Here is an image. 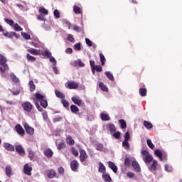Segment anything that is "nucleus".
<instances>
[{
  "mask_svg": "<svg viewBox=\"0 0 182 182\" xmlns=\"http://www.w3.org/2000/svg\"><path fill=\"white\" fill-rule=\"evenodd\" d=\"M28 155V157L30 158L31 160H33V157H35V152L31 151V149L27 150Z\"/></svg>",
  "mask_w": 182,
  "mask_h": 182,
  "instance_id": "nucleus-33",
  "label": "nucleus"
},
{
  "mask_svg": "<svg viewBox=\"0 0 182 182\" xmlns=\"http://www.w3.org/2000/svg\"><path fill=\"white\" fill-rule=\"evenodd\" d=\"M109 167L114 173H117V166L113 162L109 161Z\"/></svg>",
  "mask_w": 182,
  "mask_h": 182,
  "instance_id": "nucleus-21",
  "label": "nucleus"
},
{
  "mask_svg": "<svg viewBox=\"0 0 182 182\" xmlns=\"http://www.w3.org/2000/svg\"><path fill=\"white\" fill-rule=\"evenodd\" d=\"M16 151H17L20 156H25V149H23L22 145L16 146Z\"/></svg>",
  "mask_w": 182,
  "mask_h": 182,
  "instance_id": "nucleus-9",
  "label": "nucleus"
},
{
  "mask_svg": "<svg viewBox=\"0 0 182 182\" xmlns=\"http://www.w3.org/2000/svg\"><path fill=\"white\" fill-rule=\"evenodd\" d=\"M4 21L10 26H14V21L13 20L5 18Z\"/></svg>",
  "mask_w": 182,
  "mask_h": 182,
  "instance_id": "nucleus-52",
  "label": "nucleus"
},
{
  "mask_svg": "<svg viewBox=\"0 0 182 182\" xmlns=\"http://www.w3.org/2000/svg\"><path fill=\"white\" fill-rule=\"evenodd\" d=\"M68 89H77L79 87V84L75 82H70L68 83Z\"/></svg>",
  "mask_w": 182,
  "mask_h": 182,
  "instance_id": "nucleus-12",
  "label": "nucleus"
},
{
  "mask_svg": "<svg viewBox=\"0 0 182 182\" xmlns=\"http://www.w3.org/2000/svg\"><path fill=\"white\" fill-rule=\"evenodd\" d=\"M21 36L24 38V39H26L27 41H29L31 39V36L26 33L21 32Z\"/></svg>",
  "mask_w": 182,
  "mask_h": 182,
  "instance_id": "nucleus-45",
  "label": "nucleus"
},
{
  "mask_svg": "<svg viewBox=\"0 0 182 182\" xmlns=\"http://www.w3.org/2000/svg\"><path fill=\"white\" fill-rule=\"evenodd\" d=\"M70 110L73 113L76 114L77 112H79V108L77 107H76V105H71Z\"/></svg>",
  "mask_w": 182,
  "mask_h": 182,
  "instance_id": "nucleus-34",
  "label": "nucleus"
},
{
  "mask_svg": "<svg viewBox=\"0 0 182 182\" xmlns=\"http://www.w3.org/2000/svg\"><path fill=\"white\" fill-rule=\"evenodd\" d=\"M53 15H54L55 18H56V19H59V18H60V13L59 12V10H58V9L54 10Z\"/></svg>",
  "mask_w": 182,
  "mask_h": 182,
  "instance_id": "nucleus-43",
  "label": "nucleus"
},
{
  "mask_svg": "<svg viewBox=\"0 0 182 182\" xmlns=\"http://www.w3.org/2000/svg\"><path fill=\"white\" fill-rule=\"evenodd\" d=\"M21 107L25 112L29 113L32 110L33 105L29 102H24L22 103Z\"/></svg>",
  "mask_w": 182,
  "mask_h": 182,
  "instance_id": "nucleus-5",
  "label": "nucleus"
},
{
  "mask_svg": "<svg viewBox=\"0 0 182 182\" xmlns=\"http://www.w3.org/2000/svg\"><path fill=\"white\" fill-rule=\"evenodd\" d=\"M78 166H79V163H77V161L76 160L73 161L70 164L71 170H73V171H76V170H77Z\"/></svg>",
  "mask_w": 182,
  "mask_h": 182,
  "instance_id": "nucleus-14",
  "label": "nucleus"
},
{
  "mask_svg": "<svg viewBox=\"0 0 182 182\" xmlns=\"http://www.w3.org/2000/svg\"><path fill=\"white\" fill-rule=\"evenodd\" d=\"M144 126L146 127V129H153V124H151V123L149 121H144Z\"/></svg>",
  "mask_w": 182,
  "mask_h": 182,
  "instance_id": "nucleus-30",
  "label": "nucleus"
},
{
  "mask_svg": "<svg viewBox=\"0 0 182 182\" xmlns=\"http://www.w3.org/2000/svg\"><path fill=\"white\" fill-rule=\"evenodd\" d=\"M6 174L8 177H11L12 176V168H11V166L6 167Z\"/></svg>",
  "mask_w": 182,
  "mask_h": 182,
  "instance_id": "nucleus-26",
  "label": "nucleus"
},
{
  "mask_svg": "<svg viewBox=\"0 0 182 182\" xmlns=\"http://www.w3.org/2000/svg\"><path fill=\"white\" fill-rule=\"evenodd\" d=\"M161 166L159 164V162L156 160H154L151 166L149 167V170L151 171V173H154V171L157 170H160Z\"/></svg>",
  "mask_w": 182,
  "mask_h": 182,
  "instance_id": "nucleus-4",
  "label": "nucleus"
},
{
  "mask_svg": "<svg viewBox=\"0 0 182 182\" xmlns=\"http://www.w3.org/2000/svg\"><path fill=\"white\" fill-rule=\"evenodd\" d=\"M71 100L73 102V103H75V105H77V106H81L82 100L80 99V97L77 96H74L71 98Z\"/></svg>",
  "mask_w": 182,
  "mask_h": 182,
  "instance_id": "nucleus-10",
  "label": "nucleus"
},
{
  "mask_svg": "<svg viewBox=\"0 0 182 182\" xmlns=\"http://www.w3.org/2000/svg\"><path fill=\"white\" fill-rule=\"evenodd\" d=\"M85 42H86L87 46H90V47L93 46V42H92V41H90V39L85 38Z\"/></svg>",
  "mask_w": 182,
  "mask_h": 182,
  "instance_id": "nucleus-56",
  "label": "nucleus"
},
{
  "mask_svg": "<svg viewBox=\"0 0 182 182\" xmlns=\"http://www.w3.org/2000/svg\"><path fill=\"white\" fill-rule=\"evenodd\" d=\"M94 68H95V70L97 72H102V70H103V69H102V66H99V65H95Z\"/></svg>",
  "mask_w": 182,
  "mask_h": 182,
  "instance_id": "nucleus-64",
  "label": "nucleus"
},
{
  "mask_svg": "<svg viewBox=\"0 0 182 182\" xmlns=\"http://www.w3.org/2000/svg\"><path fill=\"white\" fill-rule=\"evenodd\" d=\"M120 136L121 134L119 132H117L113 134V137H114L115 139H120Z\"/></svg>",
  "mask_w": 182,
  "mask_h": 182,
  "instance_id": "nucleus-58",
  "label": "nucleus"
},
{
  "mask_svg": "<svg viewBox=\"0 0 182 182\" xmlns=\"http://www.w3.org/2000/svg\"><path fill=\"white\" fill-rule=\"evenodd\" d=\"M40 55H41V56H48V58L52 56V53L48 50H46L45 51L41 50Z\"/></svg>",
  "mask_w": 182,
  "mask_h": 182,
  "instance_id": "nucleus-23",
  "label": "nucleus"
},
{
  "mask_svg": "<svg viewBox=\"0 0 182 182\" xmlns=\"http://www.w3.org/2000/svg\"><path fill=\"white\" fill-rule=\"evenodd\" d=\"M139 93H140L141 96L144 97V96H146V95H147V90H146L144 88H140Z\"/></svg>",
  "mask_w": 182,
  "mask_h": 182,
  "instance_id": "nucleus-40",
  "label": "nucleus"
},
{
  "mask_svg": "<svg viewBox=\"0 0 182 182\" xmlns=\"http://www.w3.org/2000/svg\"><path fill=\"white\" fill-rule=\"evenodd\" d=\"M44 155L46 156V157L50 159V157L53 156V151L50 149H46L44 151Z\"/></svg>",
  "mask_w": 182,
  "mask_h": 182,
  "instance_id": "nucleus-17",
  "label": "nucleus"
},
{
  "mask_svg": "<svg viewBox=\"0 0 182 182\" xmlns=\"http://www.w3.org/2000/svg\"><path fill=\"white\" fill-rule=\"evenodd\" d=\"M67 40H68L69 42H72L73 43H74V42H75V38H73V36L71 34L67 35Z\"/></svg>",
  "mask_w": 182,
  "mask_h": 182,
  "instance_id": "nucleus-48",
  "label": "nucleus"
},
{
  "mask_svg": "<svg viewBox=\"0 0 182 182\" xmlns=\"http://www.w3.org/2000/svg\"><path fill=\"white\" fill-rule=\"evenodd\" d=\"M73 12H75V14H82V9H80V7L73 6Z\"/></svg>",
  "mask_w": 182,
  "mask_h": 182,
  "instance_id": "nucleus-28",
  "label": "nucleus"
},
{
  "mask_svg": "<svg viewBox=\"0 0 182 182\" xmlns=\"http://www.w3.org/2000/svg\"><path fill=\"white\" fill-rule=\"evenodd\" d=\"M24 128L26 131V133H28V134H30V136H33V134L35 133V129L26 123L24 124Z\"/></svg>",
  "mask_w": 182,
  "mask_h": 182,
  "instance_id": "nucleus-6",
  "label": "nucleus"
},
{
  "mask_svg": "<svg viewBox=\"0 0 182 182\" xmlns=\"http://www.w3.org/2000/svg\"><path fill=\"white\" fill-rule=\"evenodd\" d=\"M3 34L4 35V36H6V38H12V33H9V32H5L3 33Z\"/></svg>",
  "mask_w": 182,
  "mask_h": 182,
  "instance_id": "nucleus-61",
  "label": "nucleus"
},
{
  "mask_svg": "<svg viewBox=\"0 0 182 182\" xmlns=\"http://www.w3.org/2000/svg\"><path fill=\"white\" fill-rule=\"evenodd\" d=\"M154 154H156V156L159 157L161 161H163V153H161V151H160L159 149H156L154 151Z\"/></svg>",
  "mask_w": 182,
  "mask_h": 182,
  "instance_id": "nucleus-24",
  "label": "nucleus"
},
{
  "mask_svg": "<svg viewBox=\"0 0 182 182\" xmlns=\"http://www.w3.org/2000/svg\"><path fill=\"white\" fill-rule=\"evenodd\" d=\"M124 164L127 166V167H129L130 166V158L126 157L124 160Z\"/></svg>",
  "mask_w": 182,
  "mask_h": 182,
  "instance_id": "nucleus-55",
  "label": "nucleus"
},
{
  "mask_svg": "<svg viewBox=\"0 0 182 182\" xmlns=\"http://www.w3.org/2000/svg\"><path fill=\"white\" fill-rule=\"evenodd\" d=\"M122 146L126 149V150H129V149H130V144H129V141H123Z\"/></svg>",
  "mask_w": 182,
  "mask_h": 182,
  "instance_id": "nucleus-35",
  "label": "nucleus"
},
{
  "mask_svg": "<svg viewBox=\"0 0 182 182\" xmlns=\"http://www.w3.org/2000/svg\"><path fill=\"white\" fill-rule=\"evenodd\" d=\"M71 151L74 156H79V152L75 148H72Z\"/></svg>",
  "mask_w": 182,
  "mask_h": 182,
  "instance_id": "nucleus-59",
  "label": "nucleus"
},
{
  "mask_svg": "<svg viewBox=\"0 0 182 182\" xmlns=\"http://www.w3.org/2000/svg\"><path fill=\"white\" fill-rule=\"evenodd\" d=\"M132 167H133L134 170H135V171H137V173H140V171H141V168H140V165L139 164V163L136 160H134L132 161Z\"/></svg>",
  "mask_w": 182,
  "mask_h": 182,
  "instance_id": "nucleus-7",
  "label": "nucleus"
},
{
  "mask_svg": "<svg viewBox=\"0 0 182 182\" xmlns=\"http://www.w3.org/2000/svg\"><path fill=\"white\" fill-rule=\"evenodd\" d=\"M100 58L102 65L103 66L106 62V58H105V55H103V53H100Z\"/></svg>",
  "mask_w": 182,
  "mask_h": 182,
  "instance_id": "nucleus-42",
  "label": "nucleus"
},
{
  "mask_svg": "<svg viewBox=\"0 0 182 182\" xmlns=\"http://www.w3.org/2000/svg\"><path fill=\"white\" fill-rule=\"evenodd\" d=\"M95 149L98 151H103V144H97L95 145Z\"/></svg>",
  "mask_w": 182,
  "mask_h": 182,
  "instance_id": "nucleus-39",
  "label": "nucleus"
},
{
  "mask_svg": "<svg viewBox=\"0 0 182 182\" xmlns=\"http://www.w3.org/2000/svg\"><path fill=\"white\" fill-rule=\"evenodd\" d=\"M107 129L110 132V133H114V132H116V126L113 124H108L107 125Z\"/></svg>",
  "mask_w": 182,
  "mask_h": 182,
  "instance_id": "nucleus-18",
  "label": "nucleus"
},
{
  "mask_svg": "<svg viewBox=\"0 0 182 182\" xmlns=\"http://www.w3.org/2000/svg\"><path fill=\"white\" fill-rule=\"evenodd\" d=\"M62 103L64 106V107H68V106H69V102H68V101H66V100H62Z\"/></svg>",
  "mask_w": 182,
  "mask_h": 182,
  "instance_id": "nucleus-63",
  "label": "nucleus"
},
{
  "mask_svg": "<svg viewBox=\"0 0 182 182\" xmlns=\"http://www.w3.org/2000/svg\"><path fill=\"white\" fill-rule=\"evenodd\" d=\"M74 50H80L81 46H80V43H77L74 45L73 47Z\"/></svg>",
  "mask_w": 182,
  "mask_h": 182,
  "instance_id": "nucleus-51",
  "label": "nucleus"
},
{
  "mask_svg": "<svg viewBox=\"0 0 182 182\" xmlns=\"http://www.w3.org/2000/svg\"><path fill=\"white\" fill-rule=\"evenodd\" d=\"M13 28L14 31H16L17 32L22 31V28L18 26V23L14 24Z\"/></svg>",
  "mask_w": 182,
  "mask_h": 182,
  "instance_id": "nucleus-49",
  "label": "nucleus"
},
{
  "mask_svg": "<svg viewBox=\"0 0 182 182\" xmlns=\"http://www.w3.org/2000/svg\"><path fill=\"white\" fill-rule=\"evenodd\" d=\"M109 167L114 173H117V166L113 162L109 161Z\"/></svg>",
  "mask_w": 182,
  "mask_h": 182,
  "instance_id": "nucleus-20",
  "label": "nucleus"
},
{
  "mask_svg": "<svg viewBox=\"0 0 182 182\" xmlns=\"http://www.w3.org/2000/svg\"><path fill=\"white\" fill-rule=\"evenodd\" d=\"M102 178L106 182H111L112 181V178H110V176H109V174H103L102 175Z\"/></svg>",
  "mask_w": 182,
  "mask_h": 182,
  "instance_id": "nucleus-32",
  "label": "nucleus"
},
{
  "mask_svg": "<svg viewBox=\"0 0 182 182\" xmlns=\"http://www.w3.org/2000/svg\"><path fill=\"white\" fill-rule=\"evenodd\" d=\"M47 176L48 178H53V177H56V172L54 170L48 171Z\"/></svg>",
  "mask_w": 182,
  "mask_h": 182,
  "instance_id": "nucleus-22",
  "label": "nucleus"
},
{
  "mask_svg": "<svg viewBox=\"0 0 182 182\" xmlns=\"http://www.w3.org/2000/svg\"><path fill=\"white\" fill-rule=\"evenodd\" d=\"M129 139H130V134H129V132H127L124 134V141H129Z\"/></svg>",
  "mask_w": 182,
  "mask_h": 182,
  "instance_id": "nucleus-60",
  "label": "nucleus"
},
{
  "mask_svg": "<svg viewBox=\"0 0 182 182\" xmlns=\"http://www.w3.org/2000/svg\"><path fill=\"white\" fill-rule=\"evenodd\" d=\"M67 143L70 145L75 144V140H73V139H72V137L68 136L67 137Z\"/></svg>",
  "mask_w": 182,
  "mask_h": 182,
  "instance_id": "nucleus-47",
  "label": "nucleus"
},
{
  "mask_svg": "<svg viewBox=\"0 0 182 182\" xmlns=\"http://www.w3.org/2000/svg\"><path fill=\"white\" fill-rule=\"evenodd\" d=\"M11 79L13 80V82H15L16 83L19 82V79L16 77V76L14 74H11Z\"/></svg>",
  "mask_w": 182,
  "mask_h": 182,
  "instance_id": "nucleus-50",
  "label": "nucleus"
},
{
  "mask_svg": "<svg viewBox=\"0 0 182 182\" xmlns=\"http://www.w3.org/2000/svg\"><path fill=\"white\" fill-rule=\"evenodd\" d=\"M141 154L143 155V160L145 163H151V161H153V156L150 155L146 150H142Z\"/></svg>",
  "mask_w": 182,
  "mask_h": 182,
  "instance_id": "nucleus-3",
  "label": "nucleus"
},
{
  "mask_svg": "<svg viewBox=\"0 0 182 182\" xmlns=\"http://www.w3.org/2000/svg\"><path fill=\"white\" fill-rule=\"evenodd\" d=\"M70 64L73 66H75L76 68V67L79 66V60H73L70 62Z\"/></svg>",
  "mask_w": 182,
  "mask_h": 182,
  "instance_id": "nucleus-54",
  "label": "nucleus"
},
{
  "mask_svg": "<svg viewBox=\"0 0 182 182\" xmlns=\"http://www.w3.org/2000/svg\"><path fill=\"white\" fill-rule=\"evenodd\" d=\"M26 58H27V60H30L31 62H35V60H36V58L31 55V54H27Z\"/></svg>",
  "mask_w": 182,
  "mask_h": 182,
  "instance_id": "nucleus-41",
  "label": "nucleus"
},
{
  "mask_svg": "<svg viewBox=\"0 0 182 182\" xmlns=\"http://www.w3.org/2000/svg\"><path fill=\"white\" fill-rule=\"evenodd\" d=\"M16 130L20 136H23V134H25V130H23V128H22L19 124L16 126Z\"/></svg>",
  "mask_w": 182,
  "mask_h": 182,
  "instance_id": "nucleus-13",
  "label": "nucleus"
},
{
  "mask_svg": "<svg viewBox=\"0 0 182 182\" xmlns=\"http://www.w3.org/2000/svg\"><path fill=\"white\" fill-rule=\"evenodd\" d=\"M33 101L34 102H37V103H38V102H40L41 106H42V107H44V109H46V107H48V101H46V100H45V96L41 95L38 92H37L34 95Z\"/></svg>",
  "mask_w": 182,
  "mask_h": 182,
  "instance_id": "nucleus-1",
  "label": "nucleus"
},
{
  "mask_svg": "<svg viewBox=\"0 0 182 182\" xmlns=\"http://www.w3.org/2000/svg\"><path fill=\"white\" fill-rule=\"evenodd\" d=\"M0 65H1L0 67L1 75L3 77H5L6 76V74H5V70H8L9 67H8V65H6V58H5V56H4L2 54H0Z\"/></svg>",
  "mask_w": 182,
  "mask_h": 182,
  "instance_id": "nucleus-2",
  "label": "nucleus"
},
{
  "mask_svg": "<svg viewBox=\"0 0 182 182\" xmlns=\"http://www.w3.org/2000/svg\"><path fill=\"white\" fill-rule=\"evenodd\" d=\"M99 172L102 173V174H105L106 173V166L103 164V163L100 162L99 163Z\"/></svg>",
  "mask_w": 182,
  "mask_h": 182,
  "instance_id": "nucleus-19",
  "label": "nucleus"
},
{
  "mask_svg": "<svg viewBox=\"0 0 182 182\" xmlns=\"http://www.w3.org/2000/svg\"><path fill=\"white\" fill-rule=\"evenodd\" d=\"M55 96H57V97H59L60 99H65V95H63L61 92H60L58 90H55Z\"/></svg>",
  "mask_w": 182,
  "mask_h": 182,
  "instance_id": "nucleus-27",
  "label": "nucleus"
},
{
  "mask_svg": "<svg viewBox=\"0 0 182 182\" xmlns=\"http://www.w3.org/2000/svg\"><path fill=\"white\" fill-rule=\"evenodd\" d=\"M86 159H87V154H86V151L83 149L80 150V161H82V162L85 161Z\"/></svg>",
  "mask_w": 182,
  "mask_h": 182,
  "instance_id": "nucleus-8",
  "label": "nucleus"
},
{
  "mask_svg": "<svg viewBox=\"0 0 182 182\" xmlns=\"http://www.w3.org/2000/svg\"><path fill=\"white\" fill-rule=\"evenodd\" d=\"M146 143L149 149H154V144H153V142H151V140L147 139Z\"/></svg>",
  "mask_w": 182,
  "mask_h": 182,
  "instance_id": "nucleus-46",
  "label": "nucleus"
},
{
  "mask_svg": "<svg viewBox=\"0 0 182 182\" xmlns=\"http://www.w3.org/2000/svg\"><path fill=\"white\" fill-rule=\"evenodd\" d=\"M39 12L40 14H43V15H48V10L43 7L40 8Z\"/></svg>",
  "mask_w": 182,
  "mask_h": 182,
  "instance_id": "nucleus-44",
  "label": "nucleus"
},
{
  "mask_svg": "<svg viewBox=\"0 0 182 182\" xmlns=\"http://www.w3.org/2000/svg\"><path fill=\"white\" fill-rule=\"evenodd\" d=\"M165 171H167L168 173H171V171H173V167L171 166V165L166 164Z\"/></svg>",
  "mask_w": 182,
  "mask_h": 182,
  "instance_id": "nucleus-37",
  "label": "nucleus"
},
{
  "mask_svg": "<svg viewBox=\"0 0 182 182\" xmlns=\"http://www.w3.org/2000/svg\"><path fill=\"white\" fill-rule=\"evenodd\" d=\"M32 171V166H29L28 164H26L24 165V173L25 174H27V176H31L32 173H31Z\"/></svg>",
  "mask_w": 182,
  "mask_h": 182,
  "instance_id": "nucleus-11",
  "label": "nucleus"
},
{
  "mask_svg": "<svg viewBox=\"0 0 182 182\" xmlns=\"http://www.w3.org/2000/svg\"><path fill=\"white\" fill-rule=\"evenodd\" d=\"M50 62L51 63H53V66H56V63H58V62L56 61V59H55L54 57H50Z\"/></svg>",
  "mask_w": 182,
  "mask_h": 182,
  "instance_id": "nucleus-53",
  "label": "nucleus"
},
{
  "mask_svg": "<svg viewBox=\"0 0 182 182\" xmlns=\"http://www.w3.org/2000/svg\"><path fill=\"white\" fill-rule=\"evenodd\" d=\"M99 87L102 90V92H108L109 88H107V86L105 85L103 82H100L99 83Z\"/></svg>",
  "mask_w": 182,
  "mask_h": 182,
  "instance_id": "nucleus-25",
  "label": "nucleus"
},
{
  "mask_svg": "<svg viewBox=\"0 0 182 182\" xmlns=\"http://www.w3.org/2000/svg\"><path fill=\"white\" fill-rule=\"evenodd\" d=\"M127 177H129V178H133L134 177V173L133 172H128L127 173Z\"/></svg>",
  "mask_w": 182,
  "mask_h": 182,
  "instance_id": "nucleus-62",
  "label": "nucleus"
},
{
  "mask_svg": "<svg viewBox=\"0 0 182 182\" xmlns=\"http://www.w3.org/2000/svg\"><path fill=\"white\" fill-rule=\"evenodd\" d=\"M101 119L104 121L110 120V117H109V114L106 113H102L101 114Z\"/></svg>",
  "mask_w": 182,
  "mask_h": 182,
  "instance_id": "nucleus-29",
  "label": "nucleus"
},
{
  "mask_svg": "<svg viewBox=\"0 0 182 182\" xmlns=\"http://www.w3.org/2000/svg\"><path fill=\"white\" fill-rule=\"evenodd\" d=\"M119 123H120L121 129H126V121H124V119H119Z\"/></svg>",
  "mask_w": 182,
  "mask_h": 182,
  "instance_id": "nucleus-38",
  "label": "nucleus"
},
{
  "mask_svg": "<svg viewBox=\"0 0 182 182\" xmlns=\"http://www.w3.org/2000/svg\"><path fill=\"white\" fill-rule=\"evenodd\" d=\"M64 147H65V143L63 142V141H60V142L58 144V150H60V149H63Z\"/></svg>",
  "mask_w": 182,
  "mask_h": 182,
  "instance_id": "nucleus-57",
  "label": "nucleus"
},
{
  "mask_svg": "<svg viewBox=\"0 0 182 182\" xmlns=\"http://www.w3.org/2000/svg\"><path fill=\"white\" fill-rule=\"evenodd\" d=\"M105 75L109 80H112V82L114 80V77H113V74H112V73L107 71V72H105Z\"/></svg>",
  "mask_w": 182,
  "mask_h": 182,
  "instance_id": "nucleus-31",
  "label": "nucleus"
},
{
  "mask_svg": "<svg viewBox=\"0 0 182 182\" xmlns=\"http://www.w3.org/2000/svg\"><path fill=\"white\" fill-rule=\"evenodd\" d=\"M27 50L31 55H41V50L30 48V49H28Z\"/></svg>",
  "mask_w": 182,
  "mask_h": 182,
  "instance_id": "nucleus-15",
  "label": "nucleus"
},
{
  "mask_svg": "<svg viewBox=\"0 0 182 182\" xmlns=\"http://www.w3.org/2000/svg\"><path fill=\"white\" fill-rule=\"evenodd\" d=\"M4 149H6V150H8L9 151H14V150H15V147H14L12 144L9 143H4Z\"/></svg>",
  "mask_w": 182,
  "mask_h": 182,
  "instance_id": "nucleus-16",
  "label": "nucleus"
},
{
  "mask_svg": "<svg viewBox=\"0 0 182 182\" xmlns=\"http://www.w3.org/2000/svg\"><path fill=\"white\" fill-rule=\"evenodd\" d=\"M28 85H29L31 92H33V90H35V88H36V86H35V84L33 83V81L31 80L28 83Z\"/></svg>",
  "mask_w": 182,
  "mask_h": 182,
  "instance_id": "nucleus-36",
  "label": "nucleus"
}]
</instances>
